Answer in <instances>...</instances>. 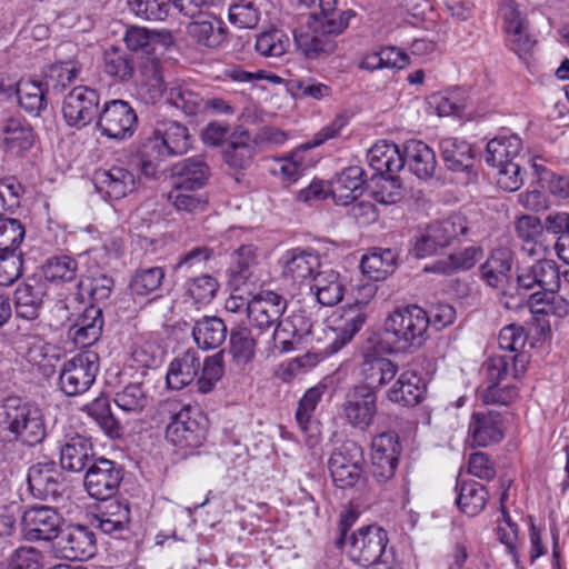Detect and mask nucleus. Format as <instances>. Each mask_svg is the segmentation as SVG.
I'll return each instance as SVG.
<instances>
[{
	"mask_svg": "<svg viewBox=\"0 0 569 569\" xmlns=\"http://www.w3.org/2000/svg\"><path fill=\"white\" fill-rule=\"evenodd\" d=\"M560 286V270L555 260L521 262L516 267V284L500 293L499 303L507 310L518 311L528 307L531 313L549 315Z\"/></svg>",
	"mask_w": 569,
	"mask_h": 569,
	"instance_id": "obj_1",
	"label": "nucleus"
},
{
	"mask_svg": "<svg viewBox=\"0 0 569 569\" xmlns=\"http://www.w3.org/2000/svg\"><path fill=\"white\" fill-rule=\"evenodd\" d=\"M0 427L28 447L42 443L47 437L42 408L20 397H8L0 402Z\"/></svg>",
	"mask_w": 569,
	"mask_h": 569,
	"instance_id": "obj_2",
	"label": "nucleus"
},
{
	"mask_svg": "<svg viewBox=\"0 0 569 569\" xmlns=\"http://www.w3.org/2000/svg\"><path fill=\"white\" fill-rule=\"evenodd\" d=\"M430 318L417 305L395 308L385 319L383 333L395 352H413L428 339Z\"/></svg>",
	"mask_w": 569,
	"mask_h": 569,
	"instance_id": "obj_3",
	"label": "nucleus"
},
{
	"mask_svg": "<svg viewBox=\"0 0 569 569\" xmlns=\"http://www.w3.org/2000/svg\"><path fill=\"white\" fill-rule=\"evenodd\" d=\"M468 232L467 219L460 214H452L447 219L432 221L418 230L411 252L419 259L429 257L439 248L460 242L461 237Z\"/></svg>",
	"mask_w": 569,
	"mask_h": 569,
	"instance_id": "obj_4",
	"label": "nucleus"
},
{
	"mask_svg": "<svg viewBox=\"0 0 569 569\" xmlns=\"http://www.w3.org/2000/svg\"><path fill=\"white\" fill-rule=\"evenodd\" d=\"M360 356L362 358L359 365L361 380L355 387H366L378 395V391L397 376L399 366L383 356L381 342L376 338H369L362 343Z\"/></svg>",
	"mask_w": 569,
	"mask_h": 569,
	"instance_id": "obj_5",
	"label": "nucleus"
},
{
	"mask_svg": "<svg viewBox=\"0 0 569 569\" xmlns=\"http://www.w3.org/2000/svg\"><path fill=\"white\" fill-rule=\"evenodd\" d=\"M178 149V122L163 121L158 123L153 136L148 138L139 150L141 172L146 177H156L160 161L173 157Z\"/></svg>",
	"mask_w": 569,
	"mask_h": 569,
	"instance_id": "obj_6",
	"label": "nucleus"
},
{
	"mask_svg": "<svg viewBox=\"0 0 569 569\" xmlns=\"http://www.w3.org/2000/svg\"><path fill=\"white\" fill-rule=\"evenodd\" d=\"M98 372V353L81 352L63 362L59 372V388L68 397L80 396L91 388Z\"/></svg>",
	"mask_w": 569,
	"mask_h": 569,
	"instance_id": "obj_7",
	"label": "nucleus"
},
{
	"mask_svg": "<svg viewBox=\"0 0 569 569\" xmlns=\"http://www.w3.org/2000/svg\"><path fill=\"white\" fill-rule=\"evenodd\" d=\"M137 126L138 116L134 109L120 99L106 101L96 121V128L101 136L119 141L131 138Z\"/></svg>",
	"mask_w": 569,
	"mask_h": 569,
	"instance_id": "obj_8",
	"label": "nucleus"
},
{
	"mask_svg": "<svg viewBox=\"0 0 569 569\" xmlns=\"http://www.w3.org/2000/svg\"><path fill=\"white\" fill-rule=\"evenodd\" d=\"M388 541V533L383 528L376 525L363 526L349 537L347 553L360 567H369L380 561Z\"/></svg>",
	"mask_w": 569,
	"mask_h": 569,
	"instance_id": "obj_9",
	"label": "nucleus"
},
{
	"mask_svg": "<svg viewBox=\"0 0 569 569\" xmlns=\"http://www.w3.org/2000/svg\"><path fill=\"white\" fill-rule=\"evenodd\" d=\"M363 455L357 442L348 440L332 451L328 468L335 485L341 489L355 487L363 473Z\"/></svg>",
	"mask_w": 569,
	"mask_h": 569,
	"instance_id": "obj_10",
	"label": "nucleus"
},
{
	"mask_svg": "<svg viewBox=\"0 0 569 569\" xmlns=\"http://www.w3.org/2000/svg\"><path fill=\"white\" fill-rule=\"evenodd\" d=\"M378 415V395L366 387H350L341 403V417L353 429L367 431Z\"/></svg>",
	"mask_w": 569,
	"mask_h": 569,
	"instance_id": "obj_11",
	"label": "nucleus"
},
{
	"mask_svg": "<svg viewBox=\"0 0 569 569\" xmlns=\"http://www.w3.org/2000/svg\"><path fill=\"white\" fill-rule=\"evenodd\" d=\"M100 93L88 86L74 87L63 99L62 116L69 127L82 129L97 121Z\"/></svg>",
	"mask_w": 569,
	"mask_h": 569,
	"instance_id": "obj_12",
	"label": "nucleus"
},
{
	"mask_svg": "<svg viewBox=\"0 0 569 569\" xmlns=\"http://www.w3.org/2000/svg\"><path fill=\"white\" fill-rule=\"evenodd\" d=\"M498 14L502 21L508 48L519 57L527 54L536 43L529 32L527 16L519 9L515 0L501 1Z\"/></svg>",
	"mask_w": 569,
	"mask_h": 569,
	"instance_id": "obj_13",
	"label": "nucleus"
},
{
	"mask_svg": "<svg viewBox=\"0 0 569 569\" xmlns=\"http://www.w3.org/2000/svg\"><path fill=\"white\" fill-rule=\"evenodd\" d=\"M123 479L122 468L113 460L98 457L86 470L83 486L91 498L109 500Z\"/></svg>",
	"mask_w": 569,
	"mask_h": 569,
	"instance_id": "obj_14",
	"label": "nucleus"
},
{
	"mask_svg": "<svg viewBox=\"0 0 569 569\" xmlns=\"http://www.w3.org/2000/svg\"><path fill=\"white\" fill-rule=\"evenodd\" d=\"M371 472L379 483L391 480L401 455L399 436L395 431L382 432L372 440Z\"/></svg>",
	"mask_w": 569,
	"mask_h": 569,
	"instance_id": "obj_15",
	"label": "nucleus"
},
{
	"mask_svg": "<svg viewBox=\"0 0 569 569\" xmlns=\"http://www.w3.org/2000/svg\"><path fill=\"white\" fill-rule=\"evenodd\" d=\"M57 553L68 560H87L97 550L96 535L87 526L79 523L68 525L60 529L56 539Z\"/></svg>",
	"mask_w": 569,
	"mask_h": 569,
	"instance_id": "obj_16",
	"label": "nucleus"
},
{
	"mask_svg": "<svg viewBox=\"0 0 569 569\" xmlns=\"http://www.w3.org/2000/svg\"><path fill=\"white\" fill-rule=\"evenodd\" d=\"M27 483L31 495L40 500H57L66 490L63 472L53 460L31 465L27 473Z\"/></svg>",
	"mask_w": 569,
	"mask_h": 569,
	"instance_id": "obj_17",
	"label": "nucleus"
},
{
	"mask_svg": "<svg viewBox=\"0 0 569 569\" xmlns=\"http://www.w3.org/2000/svg\"><path fill=\"white\" fill-rule=\"evenodd\" d=\"M281 274L286 280L302 284L311 281L321 267V257L312 248H292L283 252L279 260Z\"/></svg>",
	"mask_w": 569,
	"mask_h": 569,
	"instance_id": "obj_18",
	"label": "nucleus"
},
{
	"mask_svg": "<svg viewBox=\"0 0 569 569\" xmlns=\"http://www.w3.org/2000/svg\"><path fill=\"white\" fill-rule=\"evenodd\" d=\"M62 525L59 512L48 506L31 507L21 519L22 533L28 541L57 539Z\"/></svg>",
	"mask_w": 569,
	"mask_h": 569,
	"instance_id": "obj_19",
	"label": "nucleus"
},
{
	"mask_svg": "<svg viewBox=\"0 0 569 569\" xmlns=\"http://www.w3.org/2000/svg\"><path fill=\"white\" fill-rule=\"evenodd\" d=\"M257 154V143L251 133L238 126L231 131L227 143L221 149L223 163L233 172L248 170Z\"/></svg>",
	"mask_w": 569,
	"mask_h": 569,
	"instance_id": "obj_20",
	"label": "nucleus"
},
{
	"mask_svg": "<svg viewBox=\"0 0 569 569\" xmlns=\"http://www.w3.org/2000/svg\"><path fill=\"white\" fill-rule=\"evenodd\" d=\"M97 458L91 439L83 435L66 436L60 443L59 462L62 470L82 472Z\"/></svg>",
	"mask_w": 569,
	"mask_h": 569,
	"instance_id": "obj_21",
	"label": "nucleus"
},
{
	"mask_svg": "<svg viewBox=\"0 0 569 569\" xmlns=\"http://www.w3.org/2000/svg\"><path fill=\"white\" fill-rule=\"evenodd\" d=\"M286 309L287 301L282 296L266 291L251 299L248 319L253 329L263 333L280 321Z\"/></svg>",
	"mask_w": 569,
	"mask_h": 569,
	"instance_id": "obj_22",
	"label": "nucleus"
},
{
	"mask_svg": "<svg viewBox=\"0 0 569 569\" xmlns=\"http://www.w3.org/2000/svg\"><path fill=\"white\" fill-rule=\"evenodd\" d=\"M180 27L184 28V40L188 43L207 49L218 48L224 40L223 29L214 24L212 16L208 12L187 20L180 19Z\"/></svg>",
	"mask_w": 569,
	"mask_h": 569,
	"instance_id": "obj_23",
	"label": "nucleus"
},
{
	"mask_svg": "<svg viewBox=\"0 0 569 569\" xmlns=\"http://www.w3.org/2000/svg\"><path fill=\"white\" fill-rule=\"evenodd\" d=\"M197 313L183 316L182 323L186 327L192 325V336L197 346L203 350L216 349L227 338V327L218 317L198 318Z\"/></svg>",
	"mask_w": 569,
	"mask_h": 569,
	"instance_id": "obj_24",
	"label": "nucleus"
},
{
	"mask_svg": "<svg viewBox=\"0 0 569 569\" xmlns=\"http://www.w3.org/2000/svg\"><path fill=\"white\" fill-rule=\"evenodd\" d=\"M427 386L423 378L413 370L402 371L393 385L387 390L386 398L401 407H415L426 396Z\"/></svg>",
	"mask_w": 569,
	"mask_h": 569,
	"instance_id": "obj_25",
	"label": "nucleus"
},
{
	"mask_svg": "<svg viewBox=\"0 0 569 569\" xmlns=\"http://www.w3.org/2000/svg\"><path fill=\"white\" fill-rule=\"evenodd\" d=\"M103 323L102 309L91 303L76 317L68 335L79 348L90 347L100 339Z\"/></svg>",
	"mask_w": 569,
	"mask_h": 569,
	"instance_id": "obj_26",
	"label": "nucleus"
},
{
	"mask_svg": "<svg viewBox=\"0 0 569 569\" xmlns=\"http://www.w3.org/2000/svg\"><path fill=\"white\" fill-rule=\"evenodd\" d=\"M46 296V283L38 278H29L14 290L13 303L20 319H38Z\"/></svg>",
	"mask_w": 569,
	"mask_h": 569,
	"instance_id": "obj_27",
	"label": "nucleus"
},
{
	"mask_svg": "<svg viewBox=\"0 0 569 569\" xmlns=\"http://www.w3.org/2000/svg\"><path fill=\"white\" fill-rule=\"evenodd\" d=\"M529 353L495 355L482 365L489 385L500 383L507 377L520 378L527 370Z\"/></svg>",
	"mask_w": 569,
	"mask_h": 569,
	"instance_id": "obj_28",
	"label": "nucleus"
},
{
	"mask_svg": "<svg viewBox=\"0 0 569 569\" xmlns=\"http://www.w3.org/2000/svg\"><path fill=\"white\" fill-rule=\"evenodd\" d=\"M473 443L487 447L498 443L503 438V418L496 410L473 412L469 425Z\"/></svg>",
	"mask_w": 569,
	"mask_h": 569,
	"instance_id": "obj_29",
	"label": "nucleus"
},
{
	"mask_svg": "<svg viewBox=\"0 0 569 569\" xmlns=\"http://www.w3.org/2000/svg\"><path fill=\"white\" fill-rule=\"evenodd\" d=\"M403 166L407 164L410 172L421 180H428L435 176L437 159L435 151L421 140H409L402 148Z\"/></svg>",
	"mask_w": 569,
	"mask_h": 569,
	"instance_id": "obj_30",
	"label": "nucleus"
},
{
	"mask_svg": "<svg viewBox=\"0 0 569 569\" xmlns=\"http://www.w3.org/2000/svg\"><path fill=\"white\" fill-rule=\"evenodd\" d=\"M482 257L483 249L480 246H469L430 264H426L423 271L441 276H452L472 269Z\"/></svg>",
	"mask_w": 569,
	"mask_h": 569,
	"instance_id": "obj_31",
	"label": "nucleus"
},
{
	"mask_svg": "<svg viewBox=\"0 0 569 569\" xmlns=\"http://www.w3.org/2000/svg\"><path fill=\"white\" fill-rule=\"evenodd\" d=\"M311 332V323L301 315H295L286 320L279 321L272 330L271 348L279 352H289L295 345L301 342L302 338Z\"/></svg>",
	"mask_w": 569,
	"mask_h": 569,
	"instance_id": "obj_32",
	"label": "nucleus"
},
{
	"mask_svg": "<svg viewBox=\"0 0 569 569\" xmlns=\"http://www.w3.org/2000/svg\"><path fill=\"white\" fill-rule=\"evenodd\" d=\"M339 33H329L325 24L320 23L319 30L295 33V42L298 50L308 59H325L337 49L335 37Z\"/></svg>",
	"mask_w": 569,
	"mask_h": 569,
	"instance_id": "obj_33",
	"label": "nucleus"
},
{
	"mask_svg": "<svg viewBox=\"0 0 569 569\" xmlns=\"http://www.w3.org/2000/svg\"><path fill=\"white\" fill-rule=\"evenodd\" d=\"M365 182L363 170L360 167H348L330 182V194L337 204L347 206L358 198Z\"/></svg>",
	"mask_w": 569,
	"mask_h": 569,
	"instance_id": "obj_34",
	"label": "nucleus"
},
{
	"mask_svg": "<svg viewBox=\"0 0 569 569\" xmlns=\"http://www.w3.org/2000/svg\"><path fill=\"white\" fill-rule=\"evenodd\" d=\"M96 188L110 199H120L134 189V176L122 167L100 169L93 176Z\"/></svg>",
	"mask_w": 569,
	"mask_h": 569,
	"instance_id": "obj_35",
	"label": "nucleus"
},
{
	"mask_svg": "<svg viewBox=\"0 0 569 569\" xmlns=\"http://www.w3.org/2000/svg\"><path fill=\"white\" fill-rule=\"evenodd\" d=\"M369 166L375 174L392 177L403 168L402 149L386 140L378 141L368 152Z\"/></svg>",
	"mask_w": 569,
	"mask_h": 569,
	"instance_id": "obj_36",
	"label": "nucleus"
},
{
	"mask_svg": "<svg viewBox=\"0 0 569 569\" xmlns=\"http://www.w3.org/2000/svg\"><path fill=\"white\" fill-rule=\"evenodd\" d=\"M326 387L315 386L309 388L298 402L296 420L308 438L306 440L309 447H315L319 442V432L317 426H313V412L321 400Z\"/></svg>",
	"mask_w": 569,
	"mask_h": 569,
	"instance_id": "obj_37",
	"label": "nucleus"
},
{
	"mask_svg": "<svg viewBox=\"0 0 569 569\" xmlns=\"http://www.w3.org/2000/svg\"><path fill=\"white\" fill-rule=\"evenodd\" d=\"M441 159L448 170L466 172L473 167V150L471 146L458 138H445L439 142Z\"/></svg>",
	"mask_w": 569,
	"mask_h": 569,
	"instance_id": "obj_38",
	"label": "nucleus"
},
{
	"mask_svg": "<svg viewBox=\"0 0 569 569\" xmlns=\"http://www.w3.org/2000/svg\"><path fill=\"white\" fill-rule=\"evenodd\" d=\"M522 149V141L517 134H501L491 139L486 147L485 161L492 168L515 163Z\"/></svg>",
	"mask_w": 569,
	"mask_h": 569,
	"instance_id": "obj_39",
	"label": "nucleus"
},
{
	"mask_svg": "<svg viewBox=\"0 0 569 569\" xmlns=\"http://www.w3.org/2000/svg\"><path fill=\"white\" fill-rule=\"evenodd\" d=\"M92 525L107 535L121 536L130 525L129 503L111 500L104 511L94 516Z\"/></svg>",
	"mask_w": 569,
	"mask_h": 569,
	"instance_id": "obj_40",
	"label": "nucleus"
},
{
	"mask_svg": "<svg viewBox=\"0 0 569 569\" xmlns=\"http://www.w3.org/2000/svg\"><path fill=\"white\" fill-rule=\"evenodd\" d=\"M311 291L322 306L332 307L343 298L345 286L339 272L332 269L319 270L312 279Z\"/></svg>",
	"mask_w": 569,
	"mask_h": 569,
	"instance_id": "obj_41",
	"label": "nucleus"
},
{
	"mask_svg": "<svg viewBox=\"0 0 569 569\" xmlns=\"http://www.w3.org/2000/svg\"><path fill=\"white\" fill-rule=\"evenodd\" d=\"M3 144L14 154H22L34 143V132L31 126L21 118H8L2 127Z\"/></svg>",
	"mask_w": 569,
	"mask_h": 569,
	"instance_id": "obj_42",
	"label": "nucleus"
},
{
	"mask_svg": "<svg viewBox=\"0 0 569 569\" xmlns=\"http://www.w3.org/2000/svg\"><path fill=\"white\" fill-rule=\"evenodd\" d=\"M218 290V282L211 276H202L188 282L186 298L182 302L183 316L200 313V306L209 303Z\"/></svg>",
	"mask_w": 569,
	"mask_h": 569,
	"instance_id": "obj_43",
	"label": "nucleus"
},
{
	"mask_svg": "<svg viewBox=\"0 0 569 569\" xmlns=\"http://www.w3.org/2000/svg\"><path fill=\"white\" fill-rule=\"evenodd\" d=\"M258 263V249L253 244H243L232 254L229 268V284L238 291L252 276Z\"/></svg>",
	"mask_w": 569,
	"mask_h": 569,
	"instance_id": "obj_44",
	"label": "nucleus"
},
{
	"mask_svg": "<svg viewBox=\"0 0 569 569\" xmlns=\"http://www.w3.org/2000/svg\"><path fill=\"white\" fill-rule=\"evenodd\" d=\"M152 428L172 446L178 441V399L161 400L151 417Z\"/></svg>",
	"mask_w": 569,
	"mask_h": 569,
	"instance_id": "obj_45",
	"label": "nucleus"
},
{
	"mask_svg": "<svg viewBox=\"0 0 569 569\" xmlns=\"http://www.w3.org/2000/svg\"><path fill=\"white\" fill-rule=\"evenodd\" d=\"M397 266V256L391 249H373L360 261L361 272L370 280L381 281L391 274Z\"/></svg>",
	"mask_w": 569,
	"mask_h": 569,
	"instance_id": "obj_46",
	"label": "nucleus"
},
{
	"mask_svg": "<svg viewBox=\"0 0 569 569\" xmlns=\"http://www.w3.org/2000/svg\"><path fill=\"white\" fill-rule=\"evenodd\" d=\"M307 8L318 6L322 16L321 23L329 33H342L349 26V20L356 16L353 10H337L338 0H299Z\"/></svg>",
	"mask_w": 569,
	"mask_h": 569,
	"instance_id": "obj_47",
	"label": "nucleus"
},
{
	"mask_svg": "<svg viewBox=\"0 0 569 569\" xmlns=\"http://www.w3.org/2000/svg\"><path fill=\"white\" fill-rule=\"evenodd\" d=\"M457 490L456 502L463 513L475 517L485 509L489 493L483 485L477 481H458Z\"/></svg>",
	"mask_w": 569,
	"mask_h": 569,
	"instance_id": "obj_48",
	"label": "nucleus"
},
{
	"mask_svg": "<svg viewBox=\"0 0 569 569\" xmlns=\"http://www.w3.org/2000/svg\"><path fill=\"white\" fill-rule=\"evenodd\" d=\"M512 268V252L507 248L495 249L480 267L482 280L490 287H499Z\"/></svg>",
	"mask_w": 569,
	"mask_h": 569,
	"instance_id": "obj_49",
	"label": "nucleus"
},
{
	"mask_svg": "<svg viewBox=\"0 0 569 569\" xmlns=\"http://www.w3.org/2000/svg\"><path fill=\"white\" fill-rule=\"evenodd\" d=\"M290 47L287 32L277 27H270L256 36L254 50L264 58H279Z\"/></svg>",
	"mask_w": 569,
	"mask_h": 569,
	"instance_id": "obj_50",
	"label": "nucleus"
},
{
	"mask_svg": "<svg viewBox=\"0 0 569 569\" xmlns=\"http://www.w3.org/2000/svg\"><path fill=\"white\" fill-rule=\"evenodd\" d=\"M81 71V67L77 61H57L49 66L44 74V87L47 91L61 93L69 84H71Z\"/></svg>",
	"mask_w": 569,
	"mask_h": 569,
	"instance_id": "obj_51",
	"label": "nucleus"
},
{
	"mask_svg": "<svg viewBox=\"0 0 569 569\" xmlns=\"http://www.w3.org/2000/svg\"><path fill=\"white\" fill-rule=\"evenodd\" d=\"M43 83L32 80H20L17 84V97L19 104L31 116H40L47 108Z\"/></svg>",
	"mask_w": 569,
	"mask_h": 569,
	"instance_id": "obj_52",
	"label": "nucleus"
},
{
	"mask_svg": "<svg viewBox=\"0 0 569 569\" xmlns=\"http://www.w3.org/2000/svg\"><path fill=\"white\" fill-rule=\"evenodd\" d=\"M363 302L356 301L343 312V326L337 338L331 343L332 351H338L352 340L355 335L362 328L367 320V315L361 310Z\"/></svg>",
	"mask_w": 569,
	"mask_h": 569,
	"instance_id": "obj_53",
	"label": "nucleus"
},
{
	"mask_svg": "<svg viewBox=\"0 0 569 569\" xmlns=\"http://www.w3.org/2000/svg\"><path fill=\"white\" fill-rule=\"evenodd\" d=\"M113 401L122 411L139 415L148 407L149 396L142 383L133 382L116 392Z\"/></svg>",
	"mask_w": 569,
	"mask_h": 569,
	"instance_id": "obj_54",
	"label": "nucleus"
},
{
	"mask_svg": "<svg viewBox=\"0 0 569 569\" xmlns=\"http://www.w3.org/2000/svg\"><path fill=\"white\" fill-rule=\"evenodd\" d=\"M210 177V168L202 158H188L180 168V191L202 188Z\"/></svg>",
	"mask_w": 569,
	"mask_h": 569,
	"instance_id": "obj_55",
	"label": "nucleus"
},
{
	"mask_svg": "<svg viewBox=\"0 0 569 569\" xmlns=\"http://www.w3.org/2000/svg\"><path fill=\"white\" fill-rule=\"evenodd\" d=\"M26 237V227L21 220L0 218V253H22L20 246Z\"/></svg>",
	"mask_w": 569,
	"mask_h": 569,
	"instance_id": "obj_56",
	"label": "nucleus"
},
{
	"mask_svg": "<svg viewBox=\"0 0 569 569\" xmlns=\"http://www.w3.org/2000/svg\"><path fill=\"white\" fill-rule=\"evenodd\" d=\"M517 237L523 241L522 251L528 256L537 253L539 239L543 233V226L538 217L525 214L517 219L515 223Z\"/></svg>",
	"mask_w": 569,
	"mask_h": 569,
	"instance_id": "obj_57",
	"label": "nucleus"
},
{
	"mask_svg": "<svg viewBox=\"0 0 569 569\" xmlns=\"http://www.w3.org/2000/svg\"><path fill=\"white\" fill-rule=\"evenodd\" d=\"M87 412L99 425L106 435L111 438L121 436L122 427L113 416L107 398H96L90 405H88Z\"/></svg>",
	"mask_w": 569,
	"mask_h": 569,
	"instance_id": "obj_58",
	"label": "nucleus"
},
{
	"mask_svg": "<svg viewBox=\"0 0 569 569\" xmlns=\"http://www.w3.org/2000/svg\"><path fill=\"white\" fill-rule=\"evenodd\" d=\"M429 109L439 117H447L460 112L466 107V94L460 88L433 93L428 98Z\"/></svg>",
	"mask_w": 569,
	"mask_h": 569,
	"instance_id": "obj_59",
	"label": "nucleus"
},
{
	"mask_svg": "<svg viewBox=\"0 0 569 569\" xmlns=\"http://www.w3.org/2000/svg\"><path fill=\"white\" fill-rule=\"evenodd\" d=\"M104 72L118 81L124 82L134 73L133 60L118 48H110L103 54Z\"/></svg>",
	"mask_w": 569,
	"mask_h": 569,
	"instance_id": "obj_60",
	"label": "nucleus"
},
{
	"mask_svg": "<svg viewBox=\"0 0 569 569\" xmlns=\"http://www.w3.org/2000/svg\"><path fill=\"white\" fill-rule=\"evenodd\" d=\"M78 262L70 256H54L43 266V276L50 282H70L76 279Z\"/></svg>",
	"mask_w": 569,
	"mask_h": 569,
	"instance_id": "obj_61",
	"label": "nucleus"
},
{
	"mask_svg": "<svg viewBox=\"0 0 569 569\" xmlns=\"http://www.w3.org/2000/svg\"><path fill=\"white\" fill-rule=\"evenodd\" d=\"M256 339L247 327H238L230 333V352L233 359L241 365L252 361L256 353Z\"/></svg>",
	"mask_w": 569,
	"mask_h": 569,
	"instance_id": "obj_62",
	"label": "nucleus"
},
{
	"mask_svg": "<svg viewBox=\"0 0 569 569\" xmlns=\"http://www.w3.org/2000/svg\"><path fill=\"white\" fill-rule=\"evenodd\" d=\"M201 367L202 371L197 380V386L201 393H208L213 390L224 373L223 352L219 351L206 357Z\"/></svg>",
	"mask_w": 569,
	"mask_h": 569,
	"instance_id": "obj_63",
	"label": "nucleus"
},
{
	"mask_svg": "<svg viewBox=\"0 0 569 569\" xmlns=\"http://www.w3.org/2000/svg\"><path fill=\"white\" fill-rule=\"evenodd\" d=\"M113 286V279L107 274L87 278L78 283V292L73 300H78L79 297L82 299L86 293L94 302L104 301L110 297Z\"/></svg>",
	"mask_w": 569,
	"mask_h": 569,
	"instance_id": "obj_64",
	"label": "nucleus"
}]
</instances>
